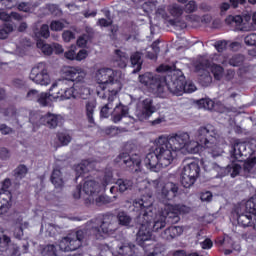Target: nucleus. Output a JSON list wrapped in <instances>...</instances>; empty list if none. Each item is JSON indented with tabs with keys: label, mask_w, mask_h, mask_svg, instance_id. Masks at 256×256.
<instances>
[{
	"label": "nucleus",
	"mask_w": 256,
	"mask_h": 256,
	"mask_svg": "<svg viewBox=\"0 0 256 256\" xmlns=\"http://www.w3.org/2000/svg\"><path fill=\"white\" fill-rule=\"evenodd\" d=\"M42 256H57V246L54 244H48L44 246L41 250Z\"/></svg>",
	"instance_id": "46"
},
{
	"label": "nucleus",
	"mask_w": 256,
	"mask_h": 256,
	"mask_svg": "<svg viewBox=\"0 0 256 256\" xmlns=\"http://www.w3.org/2000/svg\"><path fill=\"white\" fill-rule=\"evenodd\" d=\"M95 203L98 207L103 205H109V203H113V199L107 195H100L95 199Z\"/></svg>",
	"instance_id": "54"
},
{
	"label": "nucleus",
	"mask_w": 256,
	"mask_h": 256,
	"mask_svg": "<svg viewBox=\"0 0 256 256\" xmlns=\"http://www.w3.org/2000/svg\"><path fill=\"white\" fill-rule=\"evenodd\" d=\"M57 87V83H53L51 88L49 89V94L48 93H40L38 95V100L37 103H40L43 107H47L49 105V99L50 97H53V93H51L53 91V89H55Z\"/></svg>",
	"instance_id": "38"
},
{
	"label": "nucleus",
	"mask_w": 256,
	"mask_h": 256,
	"mask_svg": "<svg viewBox=\"0 0 256 256\" xmlns=\"http://www.w3.org/2000/svg\"><path fill=\"white\" fill-rule=\"evenodd\" d=\"M153 220L150 222V230L154 233H157L160 229H164V227L168 223H171V219L167 217V214H165V209L162 211V215L157 216V212L153 208Z\"/></svg>",
	"instance_id": "16"
},
{
	"label": "nucleus",
	"mask_w": 256,
	"mask_h": 256,
	"mask_svg": "<svg viewBox=\"0 0 256 256\" xmlns=\"http://www.w3.org/2000/svg\"><path fill=\"white\" fill-rule=\"evenodd\" d=\"M127 63H129V55L121 50H115V66L120 69H125V67H127Z\"/></svg>",
	"instance_id": "29"
},
{
	"label": "nucleus",
	"mask_w": 256,
	"mask_h": 256,
	"mask_svg": "<svg viewBox=\"0 0 256 256\" xmlns=\"http://www.w3.org/2000/svg\"><path fill=\"white\" fill-rule=\"evenodd\" d=\"M91 42V40L87 37V35H82L77 40L78 47H87V44Z\"/></svg>",
	"instance_id": "64"
},
{
	"label": "nucleus",
	"mask_w": 256,
	"mask_h": 256,
	"mask_svg": "<svg viewBox=\"0 0 256 256\" xmlns=\"http://www.w3.org/2000/svg\"><path fill=\"white\" fill-rule=\"evenodd\" d=\"M182 173L197 179V177H199V173H201V167H199V163L191 162L184 166Z\"/></svg>",
	"instance_id": "33"
},
{
	"label": "nucleus",
	"mask_w": 256,
	"mask_h": 256,
	"mask_svg": "<svg viewBox=\"0 0 256 256\" xmlns=\"http://www.w3.org/2000/svg\"><path fill=\"white\" fill-rule=\"evenodd\" d=\"M45 120V115H41L39 112H31L29 122L33 124V127H41Z\"/></svg>",
	"instance_id": "41"
},
{
	"label": "nucleus",
	"mask_w": 256,
	"mask_h": 256,
	"mask_svg": "<svg viewBox=\"0 0 256 256\" xmlns=\"http://www.w3.org/2000/svg\"><path fill=\"white\" fill-rule=\"evenodd\" d=\"M196 181H197V178L193 176H189V174H185V172H182L181 184L183 185V187H185V189H189V187H193Z\"/></svg>",
	"instance_id": "43"
},
{
	"label": "nucleus",
	"mask_w": 256,
	"mask_h": 256,
	"mask_svg": "<svg viewBox=\"0 0 256 256\" xmlns=\"http://www.w3.org/2000/svg\"><path fill=\"white\" fill-rule=\"evenodd\" d=\"M230 157L232 162L226 167H221L217 162H206L204 163V170L216 173V178L227 177L230 175L232 179H235L239 173H241V165L235 163V161L243 162L247 159V144L236 141L231 147Z\"/></svg>",
	"instance_id": "4"
},
{
	"label": "nucleus",
	"mask_w": 256,
	"mask_h": 256,
	"mask_svg": "<svg viewBox=\"0 0 256 256\" xmlns=\"http://www.w3.org/2000/svg\"><path fill=\"white\" fill-rule=\"evenodd\" d=\"M225 23L228 27H231L233 31H245V28L241 26V23H243V16L241 15H229L225 19Z\"/></svg>",
	"instance_id": "23"
},
{
	"label": "nucleus",
	"mask_w": 256,
	"mask_h": 256,
	"mask_svg": "<svg viewBox=\"0 0 256 256\" xmlns=\"http://www.w3.org/2000/svg\"><path fill=\"white\" fill-rule=\"evenodd\" d=\"M13 23L6 22L0 26V39H7L10 33H13Z\"/></svg>",
	"instance_id": "42"
},
{
	"label": "nucleus",
	"mask_w": 256,
	"mask_h": 256,
	"mask_svg": "<svg viewBox=\"0 0 256 256\" xmlns=\"http://www.w3.org/2000/svg\"><path fill=\"white\" fill-rule=\"evenodd\" d=\"M183 7L177 5V4H174L172 6H170L169 8V13L170 15H172V17H181V15H183Z\"/></svg>",
	"instance_id": "56"
},
{
	"label": "nucleus",
	"mask_w": 256,
	"mask_h": 256,
	"mask_svg": "<svg viewBox=\"0 0 256 256\" xmlns=\"http://www.w3.org/2000/svg\"><path fill=\"white\" fill-rule=\"evenodd\" d=\"M154 151H156V155L162 167H169V165H171V163H173L175 160V157H177L176 150L173 149L171 145H169L167 138L163 136L159 137L157 146Z\"/></svg>",
	"instance_id": "6"
},
{
	"label": "nucleus",
	"mask_w": 256,
	"mask_h": 256,
	"mask_svg": "<svg viewBox=\"0 0 256 256\" xmlns=\"http://www.w3.org/2000/svg\"><path fill=\"white\" fill-rule=\"evenodd\" d=\"M75 99H87L91 95V90L85 86V83L74 84Z\"/></svg>",
	"instance_id": "31"
},
{
	"label": "nucleus",
	"mask_w": 256,
	"mask_h": 256,
	"mask_svg": "<svg viewBox=\"0 0 256 256\" xmlns=\"http://www.w3.org/2000/svg\"><path fill=\"white\" fill-rule=\"evenodd\" d=\"M253 215L251 214H241L238 215L237 217V221H238V225H240L241 227H253Z\"/></svg>",
	"instance_id": "40"
},
{
	"label": "nucleus",
	"mask_w": 256,
	"mask_h": 256,
	"mask_svg": "<svg viewBox=\"0 0 256 256\" xmlns=\"http://www.w3.org/2000/svg\"><path fill=\"white\" fill-rule=\"evenodd\" d=\"M11 86L14 89H23L25 87V81L23 79L15 78L12 80Z\"/></svg>",
	"instance_id": "63"
},
{
	"label": "nucleus",
	"mask_w": 256,
	"mask_h": 256,
	"mask_svg": "<svg viewBox=\"0 0 256 256\" xmlns=\"http://www.w3.org/2000/svg\"><path fill=\"white\" fill-rule=\"evenodd\" d=\"M36 45L37 48L40 49L44 55H53V44H46L45 42L40 40L37 42Z\"/></svg>",
	"instance_id": "45"
},
{
	"label": "nucleus",
	"mask_w": 256,
	"mask_h": 256,
	"mask_svg": "<svg viewBox=\"0 0 256 256\" xmlns=\"http://www.w3.org/2000/svg\"><path fill=\"white\" fill-rule=\"evenodd\" d=\"M245 3H247V0H230V3L223 2L219 6L220 15H225V13H227V10L231 9V6L234 9H237L239 5H245Z\"/></svg>",
	"instance_id": "32"
},
{
	"label": "nucleus",
	"mask_w": 256,
	"mask_h": 256,
	"mask_svg": "<svg viewBox=\"0 0 256 256\" xmlns=\"http://www.w3.org/2000/svg\"><path fill=\"white\" fill-rule=\"evenodd\" d=\"M242 239H245V241H253V239H256V216H254L252 228L250 231L242 234Z\"/></svg>",
	"instance_id": "47"
},
{
	"label": "nucleus",
	"mask_w": 256,
	"mask_h": 256,
	"mask_svg": "<svg viewBox=\"0 0 256 256\" xmlns=\"http://www.w3.org/2000/svg\"><path fill=\"white\" fill-rule=\"evenodd\" d=\"M96 80L102 89L108 87L109 93L117 95L121 91V82L115 77V71L111 68H101L96 74Z\"/></svg>",
	"instance_id": "5"
},
{
	"label": "nucleus",
	"mask_w": 256,
	"mask_h": 256,
	"mask_svg": "<svg viewBox=\"0 0 256 256\" xmlns=\"http://www.w3.org/2000/svg\"><path fill=\"white\" fill-rule=\"evenodd\" d=\"M111 183H113V168L107 167L104 170L100 186H102V189H105V187H107V185H111Z\"/></svg>",
	"instance_id": "39"
},
{
	"label": "nucleus",
	"mask_w": 256,
	"mask_h": 256,
	"mask_svg": "<svg viewBox=\"0 0 256 256\" xmlns=\"http://www.w3.org/2000/svg\"><path fill=\"white\" fill-rule=\"evenodd\" d=\"M155 111H157V108L153 105V99L146 98L142 101V109L136 112V117L138 121H146Z\"/></svg>",
	"instance_id": "15"
},
{
	"label": "nucleus",
	"mask_w": 256,
	"mask_h": 256,
	"mask_svg": "<svg viewBox=\"0 0 256 256\" xmlns=\"http://www.w3.org/2000/svg\"><path fill=\"white\" fill-rule=\"evenodd\" d=\"M63 75L66 81H72L74 85H79L85 83L87 72L81 67H68L63 70Z\"/></svg>",
	"instance_id": "12"
},
{
	"label": "nucleus",
	"mask_w": 256,
	"mask_h": 256,
	"mask_svg": "<svg viewBox=\"0 0 256 256\" xmlns=\"http://www.w3.org/2000/svg\"><path fill=\"white\" fill-rule=\"evenodd\" d=\"M213 81V77H211V74L209 72H204L203 75H200L199 82L203 87H209Z\"/></svg>",
	"instance_id": "52"
},
{
	"label": "nucleus",
	"mask_w": 256,
	"mask_h": 256,
	"mask_svg": "<svg viewBox=\"0 0 256 256\" xmlns=\"http://www.w3.org/2000/svg\"><path fill=\"white\" fill-rule=\"evenodd\" d=\"M50 29L51 31H61L62 29H65V23H63L61 20H53L50 23Z\"/></svg>",
	"instance_id": "58"
},
{
	"label": "nucleus",
	"mask_w": 256,
	"mask_h": 256,
	"mask_svg": "<svg viewBox=\"0 0 256 256\" xmlns=\"http://www.w3.org/2000/svg\"><path fill=\"white\" fill-rule=\"evenodd\" d=\"M93 164L87 160L82 161L78 166H76V179L79 177H85V173L91 171Z\"/></svg>",
	"instance_id": "37"
},
{
	"label": "nucleus",
	"mask_w": 256,
	"mask_h": 256,
	"mask_svg": "<svg viewBox=\"0 0 256 256\" xmlns=\"http://www.w3.org/2000/svg\"><path fill=\"white\" fill-rule=\"evenodd\" d=\"M199 105L208 111H213L215 109V102L209 98H204L199 100Z\"/></svg>",
	"instance_id": "55"
},
{
	"label": "nucleus",
	"mask_w": 256,
	"mask_h": 256,
	"mask_svg": "<svg viewBox=\"0 0 256 256\" xmlns=\"http://www.w3.org/2000/svg\"><path fill=\"white\" fill-rule=\"evenodd\" d=\"M48 11L54 17H61V15H63V12L59 9V6L55 4L48 5Z\"/></svg>",
	"instance_id": "62"
},
{
	"label": "nucleus",
	"mask_w": 256,
	"mask_h": 256,
	"mask_svg": "<svg viewBox=\"0 0 256 256\" xmlns=\"http://www.w3.org/2000/svg\"><path fill=\"white\" fill-rule=\"evenodd\" d=\"M217 132H215V128L211 125L201 126L195 133L196 141L202 147H211L215 141Z\"/></svg>",
	"instance_id": "9"
},
{
	"label": "nucleus",
	"mask_w": 256,
	"mask_h": 256,
	"mask_svg": "<svg viewBox=\"0 0 256 256\" xmlns=\"http://www.w3.org/2000/svg\"><path fill=\"white\" fill-rule=\"evenodd\" d=\"M199 9L195 0H190L184 8L185 13H195Z\"/></svg>",
	"instance_id": "57"
},
{
	"label": "nucleus",
	"mask_w": 256,
	"mask_h": 256,
	"mask_svg": "<svg viewBox=\"0 0 256 256\" xmlns=\"http://www.w3.org/2000/svg\"><path fill=\"white\" fill-rule=\"evenodd\" d=\"M191 213V207L183 204L176 205H165L164 214L170 219V223L175 224L178 221H181L179 215H185Z\"/></svg>",
	"instance_id": "10"
},
{
	"label": "nucleus",
	"mask_w": 256,
	"mask_h": 256,
	"mask_svg": "<svg viewBox=\"0 0 256 256\" xmlns=\"http://www.w3.org/2000/svg\"><path fill=\"white\" fill-rule=\"evenodd\" d=\"M11 192L7 194L0 192V215H5L11 209Z\"/></svg>",
	"instance_id": "28"
},
{
	"label": "nucleus",
	"mask_w": 256,
	"mask_h": 256,
	"mask_svg": "<svg viewBox=\"0 0 256 256\" xmlns=\"http://www.w3.org/2000/svg\"><path fill=\"white\" fill-rule=\"evenodd\" d=\"M44 123L45 127H48L49 129H56L63 123V117L61 115L47 113L44 115Z\"/></svg>",
	"instance_id": "21"
},
{
	"label": "nucleus",
	"mask_w": 256,
	"mask_h": 256,
	"mask_svg": "<svg viewBox=\"0 0 256 256\" xmlns=\"http://www.w3.org/2000/svg\"><path fill=\"white\" fill-rule=\"evenodd\" d=\"M179 235H183V227L181 226H170L161 233L162 239L166 241H173Z\"/></svg>",
	"instance_id": "22"
},
{
	"label": "nucleus",
	"mask_w": 256,
	"mask_h": 256,
	"mask_svg": "<svg viewBox=\"0 0 256 256\" xmlns=\"http://www.w3.org/2000/svg\"><path fill=\"white\" fill-rule=\"evenodd\" d=\"M102 189L103 187L95 180H87L83 186V191L86 195H95V193L101 192Z\"/></svg>",
	"instance_id": "26"
},
{
	"label": "nucleus",
	"mask_w": 256,
	"mask_h": 256,
	"mask_svg": "<svg viewBox=\"0 0 256 256\" xmlns=\"http://www.w3.org/2000/svg\"><path fill=\"white\" fill-rule=\"evenodd\" d=\"M8 245H11V237L2 234V236H0V251L1 253H3L4 251H7V247Z\"/></svg>",
	"instance_id": "53"
},
{
	"label": "nucleus",
	"mask_w": 256,
	"mask_h": 256,
	"mask_svg": "<svg viewBox=\"0 0 256 256\" xmlns=\"http://www.w3.org/2000/svg\"><path fill=\"white\" fill-rule=\"evenodd\" d=\"M171 66L162 64L156 71L158 73H168L166 76L146 72L139 76V83L147 87L150 93L161 97H167V93L181 97L185 93V75L180 70H171Z\"/></svg>",
	"instance_id": "2"
},
{
	"label": "nucleus",
	"mask_w": 256,
	"mask_h": 256,
	"mask_svg": "<svg viewBox=\"0 0 256 256\" xmlns=\"http://www.w3.org/2000/svg\"><path fill=\"white\" fill-rule=\"evenodd\" d=\"M57 138H58L60 145H62L63 147L67 146L69 144V142L72 140L71 135H69V133H67V132L58 133Z\"/></svg>",
	"instance_id": "51"
},
{
	"label": "nucleus",
	"mask_w": 256,
	"mask_h": 256,
	"mask_svg": "<svg viewBox=\"0 0 256 256\" xmlns=\"http://www.w3.org/2000/svg\"><path fill=\"white\" fill-rule=\"evenodd\" d=\"M112 249H115L118 255L121 256H134L137 246H135L133 242L129 240H124L122 242L115 240L112 244Z\"/></svg>",
	"instance_id": "14"
},
{
	"label": "nucleus",
	"mask_w": 256,
	"mask_h": 256,
	"mask_svg": "<svg viewBox=\"0 0 256 256\" xmlns=\"http://www.w3.org/2000/svg\"><path fill=\"white\" fill-rule=\"evenodd\" d=\"M117 220L119 225H121L122 227H127V229H131V227H133V225H131V223H133V218H131L129 216V213L125 211L118 212Z\"/></svg>",
	"instance_id": "35"
},
{
	"label": "nucleus",
	"mask_w": 256,
	"mask_h": 256,
	"mask_svg": "<svg viewBox=\"0 0 256 256\" xmlns=\"http://www.w3.org/2000/svg\"><path fill=\"white\" fill-rule=\"evenodd\" d=\"M142 9H144L146 13H152V11H155L157 9V2L155 1L145 2L142 5Z\"/></svg>",
	"instance_id": "60"
},
{
	"label": "nucleus",
	"mask_w": 256,
	"mask_h": 256,
	"mask_svg": "<svg viewBox=\"0 0 256 256\" xmlns=\"http://www.w3.org/2000/svg\"><path fill=\"white\" fill-rule=\"evenodd\" d=\"M97 109V100L89 99L84 102V113L88 123L95 125V110Z\"/></svg>",
	"instance_id": "19"
},
{
	"label": "nucleus",
	"mask_w": 256,
	"mask_h": 256,
	"mask_svg": "<svg viewBox=\"0 0 256 256\" xmlns=\"http://www.w3.org/2000/svg\"><path fill=\"white\" fill-rule=\"evenodd\" d=\"M115 185L116 186H112L110 188V193H127V191H131V189H133V180L119 178L115 182Z\"/></svg>",
	"instance_id": "18"
},
{
	"label": "nucleus",
	"mask_w": 256,
	"mask_h": 256,
	"mask_svg": "<svg viewBox=\"0 0 256 256\" xmlns=\"http://www.w3.org/2000/svg\"><path fill=\"white\" fill-rule=\"evenodd\" d=\"M117 231V219L113 214H106L102 219L93 218L83 229L72 231L59 242V249L64 253L77 251L90 239L103 241Z\"/></svg>",
	"instance_id": "1"
},
{
	"label": "nucleus",
	"mask_w": 256,
	"mask_h": 256,
	"mask_svg": "<svg viewBox=\"0 0 256 256\" xmlns=\"http://www.w3.org/2000/svg\"><path fill=\"white\" fill-rule=\"evenodd\" d=\"M108 103L103 106L100 110V117H104V119H107L109 117V109H113V97H108Z\"/></svg>",
	"instance_id": "50"
},
{
	"label": "nucleus",
	"mask_w": 256,
	"mask_h": 256,
	"mask_svg": "<svg viewBox=\"0 0 256 256\" xmlns=\"http://www.w3.org/2000/svg\"><path fill=\"white\" fill-rule=\"evenodd\" d=\"M244 61L245 56H243L242 54H236L229 59V65H231L232 67H239L243 65Z\"/></svg>",
	"instance_id": "49"
},
{
	"label": "nucleus",
	"mask_w": 256,
	"mask_h": 256,
	"mask_svg": "<svg viewBox=\"0 0 256 256\" xmlns=\"http://www.w3.org/2000/svg\"><path fill=\"white\" fill-rule=\"evenodd\" d=\"M129 115V107L123 104H119L114 108L112 113V121L113 123H119L123 117H127Z\"/></svg>",
	"instance_id": "25"
},
{
	"label": "nucleus",
	"mask_w": 256,
	"mask_h": 256,
	"mask_svg": "<svg viewBox=\"0 0 256 256\" xmlns=\"http://www.w3.org/2000/svg\"><path fill=\"white\" fill-rule=\"evenodd\" d=\"M50 181L54 185L55 189H63L65 181L63 180V173H61V170L57 168L54 169L52 171Z\"/></svg>",
	"instance_id": "30"
},
{
	"label": "nucleus",
	"mask_w": 256,
	"mask_h": 256,
	"mask_svg": "<svg viewBox=\"0 0 256 256\" xmlns=\"http://www.w3.org/2000/svg\"><path fill=\"white\" fill-rule=\"evenodd\" d=\"M253 25L251 15L246 14L242 16V22H241V27L244 28V31H247Z\"/></svg>",
	"instance_id": "59"
},
{
	"label": "nucleus",
	"mask_w": 256,
	"mask_h": 256,
	"mask_svg": "<svg viewBox=\"0 0 256 256\" xmlns=\"http://www.w3.org/2000/svg\"><path fill=\"white\" fill-rule=\"evenodd\" d=\"M29 169L25 164H20L15 170H14V177L18 180L24 179L25 175H27Z\"/></svg>",
	"instance_id": "48"
},
{
	"label": "nucleus",
	"mask_w": 256,
	"mask_h": 256,
	"mask_svg": "<svg viewBox=\"0 0 256 256\" xmlns=\"http://www.w3.org/2000/svg\"><path fill=\"white\" fill-rule=\"evenodd\" d=\"M210 147H205L206 149H208V153H210L211 157H213V159H217V157H221V155H223V153H225V151H223V148L217 146L215 144V142L213 144H210Z\"/></svg>",
	"instance_id": "44"
},
{
	"label": "nucleus",
	"mask_w": 256,
	"mask_h": 256,
	"mask_svg": "<svg viewBox=\"0 0 256 256\" xmlns=\"http://www.w3.org/2000/svg\"><path fill=\"white\" fill-rule=\"evenodd\" d=\"M133 211L136 213L134 221L136 225H139V230L136 234V242L140 247L152 245L153 251L147 256H156L163 251L161 244H155L153 241V231L151 230V221L155 214L153 213V195H143L140 198L133 200Z\"/></svg>",
	"instance_id": "3"
},
{
	"label": "nucleus",
	"mask_w": 256,
	"mask_h": 256,
	"mask_svg": "<svg viewBox=\"0 0 256 256\" xmlns=\"http://www.w3.org/2000/svg\"><path fill=\"white\" fill-rule=\"evenodd\" d=\"M51 96L53 99H61L62 101L71 98L75 99V84L70 88H62L56 93H52Z\"/></svg>",
	"instance_id": "24"
},
{
	"label": "nucleus",
	"mask_w": 256,
	"mask_h": 256,
	"mask_svg": "<svg viewBox=\"0 0 256 256\" xmlns=\"http://www.w3.org/2000/svg\"><path fill=\"white\" fill-rule=\"evenodd\" d=\"M206 67H210V71L212 73V75H214V79H216V81H221V79H223V72L225 71L221 65H217V64H212L211 62H209V60L206 61L205 63Z\"/></svg>",
	"instance_id": "36"
},
{
	"label": "nucleus",
	"mask_w": 256,
	"mask_h": 256,
	"mask_svg": "<svg viewBox=\"0 0 256 256\" xmlns=\"http://www.w3.org/2000/svg\"><path fill=\"white\" fill-rule=\"evenodd\" d=\"M255 165H256V157L249 158L244 162V165L241 171H244V175H246L247 177H249V175H255L256 173Z\"/></svg>",
	"instance_id": "34"
},
{
	"label": "nucleus",
	"mask_w": 256,
	"mask_h": 256,
	"mask_svg": "<svg viewBox=\"0 0 256 256\" xmlns=\"http://www.w3.org/2000/svg\"><path fill=\"white\" fill-rule=\"evenodd\" d=\"M244 43L245 45H248L249 47H255L256 46V33L248 34L244 37Z\"/></svg>",
	"instance_id": "61"
},
{
	"label": "nucleus",
	"mask_w": 256,
	"mask_h": 256,
	"mask_svg": "<svg viewBox=\"0 0 256 256\" xmlns=\"http://www.w3.org/2000/svg\"><path fill=\"white\" fill-rule=\"evenodd\" d=\"M144 165L154 173H159V171H161V168H163V165H161V161L159 160V156H157L156 150H154L153 152H149L145 156Z\"/></svg>",
	"instance_id": "17"
},
{
	"label": "nucleus",
	"mask_w": 256,
	"mask_h": 256,
	"mask_svg": "<svg viewBox=\"0 0 256 256\" xmlns=\"http://www.w3.org/2000/svg\"><path fill=\"white\" fill-rule=\"evenodd\" d=\"M177 193H179V185L168 182L162 187L159 193V199L162 203L167 205V201H173L177 197Z\"/></svg>",
	"instance_id": "13"
},
{
	"label": "nucleus",
	"mask_w": 256,
	"mask_h": 256,
	"mask_svg": "<svg viewBox=\"0 0 256 256\" xmlns=\"http://www.w3.org/2000/svg\"><path fill=\"white\" fill-rule=\"evenodd\" d=\"M189 133L187 132H179L170 138H167V142L174 149V151H181V149H189L192 150L191 145L189 143Z\"/></svg>",
	"instance_id": "11"
},
{
	"label": "nucleus",
	"mask_w": 256,
	"mask_h": 256,
	"mask_svg": "<svg viewBox=\"0 0 256 256\" xmlns=\"http://www.w3.org/2000/svg\"><path fill=\"white\" fill-rule=\"evenodd\" d=\"M218 247H224V249H233L234 251H241V245L233 241V238L225 235L224 237H218L215 241Z\"/></svg>",
	"instance_id": "20"
},
{
	"label": "nucleus",
	"mask_w": 256,
	"mask_h": 256,
	"mask_svg": "<svg viewBox=\"0 0 256 256\" xmlns=\"http://www.w3.org/2000/svg\"><path fill=\"white\" fill-rule=\"evenodd\" d=\"M114 163L116 165H125L127 169L131 171V173H141V156L138 154L130 155L129 152H121L115 159Z\"/></svg>",
	"instance_id": "8"
},
{
	"label": "nucleus",
	"mask_w": 256,
	"mask_h": 256,
	"mask_svg": "<svg viewBox=\"0 0 256 256\" xmlns=\"http://www.w3.org/2000/svg\"><path fill=\"white\" fill-rule=\"evenodd\" d=\"M130 63L133 67L132 73H139L143 67V53L141 52H134L130 56Z\"/></svg>",
	"instance_id": "27"
},
{
	"label": "nucleus",
	"mask_w": 256,
	"mask_h": 256,
	"mask_svg": "<svg viewBox=\"0 0 256 256\" xmlns=\"http://www.w3.org/2000/svg\"><path fill=\"white\" fill-rule=\"evenodd\" d=\"M29 79L36 85L47 86L51 84V76L49 75V65L45 62H39L31 69Z\"/></svg>",
	"instance_id": "7"
}]
</instances>
